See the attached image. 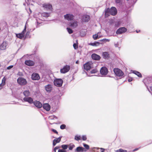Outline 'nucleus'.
I'll list each match as a JSON object with an SVG mask.
<instances>
[{
    "label": "nucleus",
    "mask_w": 152,
    "mask_h": 152,
    "mask_svg": "<svg viewBox=\"0 0 152 152\" xmlns=\"http://www.w3.org/2000/svg\"><path fill=\"white\" fill-rule=\"evenodd\" d=\"M127 30V29L125 27H120L117 30L116 32V34H121L125 32Z\"/></svg>",
    "instance_id": "nucleus-6"
},
{
    "label": "nucleus",
    "mask_w": 152,
    "mask_h": 152,
    "mask_svg": "<svg viewBox=\"0 0 152 152\" xmlns=\"http://www.w3.org/2000/svg\"><path fill=\"white\" fill-rule=\"evenodd\" d=\"M25 64L29 66H33L34 64V62L31 60H26L25 61Z\"/></svg>",
    "instance_id": "nucleus-19"
},
{
    "label": "nucleus",
    "mask_w": 152,
    "mask_h": 152,
    "mask_svg": "<svg viewBox=\"0 0 152 152\" xmlns=\"http://www.w3.org/2000/svg\"><path fill=\"white\" fill-rule=\"evenodd\" d=\"M133 73L139 77H142V75L141 73L138 71L134 70L133 71Z\"/></svg>",
    "instance_id": "nucleus-25"
},
{
    "label": "nucleus",
    "mask_w": 152,
    "mask_h": 152,
    "mask_svg": "<svg viewBox=\"0 0 152 152\" xmlns=\"http://www.w3.org/2000/svg\"><path fill=\"white\" fill-rule=\"evenodd\" d=\"M82 139L83 140L85 141L87 139V137L86 135H83L82 137Z\"/></svg>",
    "instance_id": "nucleus-41"
},
{
    "label": "nucleus",
    "mask_w": 152,
    "mask_h": 152,
    "mask_svg": "<svg viewBox=\"0 0 152 152\" xmlns=\"http://www.w3.org/2000/svg\"><path fill=\"white\" fill-rule=\"evenodd\" d=\"M100 149L101 150V152H104V150H105L104 149L102 148H101Z\"/></svg>",
    "instance_id": "nucleus-52"
},
{
    "label": "nucleus",
    "mask_w": 152,
    "mask_h": 152,
    "mask_svg": "<svg viewBox=\"0 0 152 152\" xmlns=\"http://www.w3.org/2000/svg\"><path fill=\"white\" fill-rule=\"evenodd\" d=\"M70 69L69 65H66L64 66L63 68L60 69V72L61 73H65L68 72Z\"/></svg>",
    "instance_id": "nucleus-5"
},
{
    "label": "nucleus",
    "mask_w": 152,
    "mask_h": 152,
    "mask_svg": "<svg viewBox=\"0 0 152 152\" xmlns=\"http://www.w3.org/2000/svg\"><path fill=\"white\" fill-rule=\"evenodd\" d=\"M100 43L98 42H95L93 43H90L89 45L92 46H97L99 45Z\"/></svg>",
    "instance_id": "nucleus-26"
},
{
    "label": "nucleus",
    "mask_w": 152,
    "mask_h": 152,
    "mask_svg": "<svg viewBox=\"0 0 152 152\" xmlns=\"http://www.w3.org/2000/svg\"><path fill=\"white\" fill-rule=\"evenodd\" d=\"M97 72L96 69H93L91 71V74L95 73Z\"/></svg>",
    "instance_id": "nucleus-39"
},
{
    "label": "nucleus",
    "mask_w": 152,
    "mask_h": 152,
    "mask_svg": "<svg viewBox=\"0 0 152 152\" xmlns=\"http://www.w3.org/2000/svg\"><path fill=\"white\" fill-rule=\"evenodd\" d=\"M73 46L75 49H76L78 48L77 45L75 43H74L73 44Z\"/></svg>",
    "instance_id": "nucleus-40"
},
{
    "label": "nucleus",
    "mask_w": 152,
    "mask_h": 152,
    "mask_svg": "<svg viewBox=\"0 0 152 152\" xmlns=\"http://www.w3.org/2000/svg\"><path fill=\"white\" fill-rule=\"evenodd\" d=\"M53 117H54V118H56V119H57V117L56 116H54Z\"/></svg>",
    "instance_id": "nucleus-59"
},
{
    "label": "nucleus",
    "mask_w": 152,
    "mask_h": 152,
    "mask_svg": "<svg viewBox=\"0 0 152 152\" xmlns=\"http://www.w3.org/2000/svg\"><path fill=\"white\" fill-rule=\"evenodd\" d=\"M115 2L116 3H120L121 2V0H115Z\"/></svg>",
    "instance_id": "nucleus-47"
},
{
    "label": "nucleus",
    "mask_w": 152,
    "mask_h": 152,
    "mask_svg": "<svg viewBox=\"0 0 152 152\" xmlns=\"http://www.w3.org/2000/svg\"><path fill=\"white\" fill-rule=\"evenodd\" d=\"M43 7L47 9V10H51L52 9V5L50 4H45L43 5Z\"/></svg>",
    "instance_id": "nucleus-21"
},
{
    "label": "nucleus",
    "mask_w": 152,
    "mask_h": 152,
    "mask_svg": "<svg viewBox=\"0 0 152 152\" xmlns=\"http://www.w3.org/2000/svg\"><path fill=\"white\" fill-rule=\"evenodd\" d=\"M66 150L64 149H59L58 152H66Z\"/></svg>",
    "instance_id": "nucleus-44"
},
{
    "label": "nucleus",
    "mask_w": 152,
    "mask_h": 152,
    "mask_svg": "<svg viewBox=\"0 0 152 152\" xmlns=\"http://www.w3.org/2000/svg\"><path fill=\"white\" fill-rule=\"evenodd\" d=\"M51 130L53 132H54V133L58 134V132L55 129H51Z\"/></svg>",
    "instance_id": "nucleus-42"
},
{
    "label": "nucleus",
    "mask_w": 152,
    "mask_h": 152,
    "mask_svg": "<svg viewBox=\"0 0 152 152\" xmlns=\"http://www.w3.org/2000/svg\"><path fill=\"white\" fill-rule=\"evenodd\" d=\"M37 24L36 25V28H38L39 27V26H38V25L39 24H40V23H38V22L37 21Z\"/></svg>",
    "instance_id": "nucleus-50"
},
{
    "label": "nucleus",
    "mask_w": 152,
    "mask_h": 152,
    "mask_svg": "<svg viewBox=\"0 0 152 152\" xmlns=\"http://www.w3.org/2000/svg\"><path fill=\"white\" fill-rule=\"evenodd\" d=\"M127 151L125 150H123L121 148L116 150V152H127Z\"/></svg>",
    "instance_id": "nucleus-35"
},
{
    "label": "nucleus",
    "mask_w": 152,
    "mask_h": 152,
    "mask_svg": "<svg viewBox=\"0 0 152 152\" xmlns=\"http://www.w3.org/2000/svg\"><path fill=\"white\" fill-rule=\"evenodd\" d=\"M105 11V15L106 17H108L110 15L115 16L117 13V10L115 7H112L110 9L107 8Z\"/></svg>",
    "instance_id": "nucleus-1"
},
{
    "label": "nucleus",
    "mask_w": 152,
    "mask_h": 152,
    "mask_svg": "<svg viewBox=\"0 0 152 152\" xmlns=\"http://www.w3.org/2000/svg\"><path fill=\"white\" fill-rule=\"evenodd\" d=\"M83 146L85 147V148L87 151V150H88L89 149V146L88 145L85 144V143H83Z\"/></svg>",
    "instance_id": "nucleus-32"
},
{
    "label": "nucleus",
    "mask_w": 152,
    "mask_h": 152,
    "mask_svg": "<svg viewBox=\"0 0 152 152\" xmlns=\"http://www.w3.org/2000/svg\"><path fill=\"white\" fill-rule=\"evenodd\" d=\"M66 29L69 34H72L73 32L72 30L69 27H67L66 28Z\"/></svg>",
    "instance_id": "nucleus-31"
},
{
    "label": "nucleus",
    "mask_w": 152,
    "mask_h": 152,
    "mask_svg": "<svg viewBox=\"0 0 152 152\" xmlns=\"http://www.w3.org/2000/svg\"><path fill=\"white\" fill-rule=\"evenodd\" d=\"M75 146V145L72 143H70L69 145V150H72Z\"/></svg>",
    "instance_id": "nucleus-29"
},
{
    "label": "nucleus",
    "mask_w": 152,
    "mask_h": 152,
    "mask_svg": "<svg viewBox=\"0 0 152 152\" xmlns=\"http://www.w3.org/2000/svg\"><path fill=\"white\" fill-rule=\"evenodd\" d=\"M24 56H23V57H24Z\"/></svg>",
    "instance_id": "nucleus-63"
},
{
    "label": "nucleus",
    "mask_w": 152,
    "mask_h": 152,
    "mask_svg": "<svg viewBox=\"0 0 152 152\" xmlns=\"http://www.w3.org/2000/svg\"><path fill=\"white\" fill-rule=\"evenodd\" d=\"M79 62V61H76L75 63H76V64H78Z\"/></svg>",
    "instance_id": "nucleus-57"
},
{
    "label": "nucleus",
    "mask_w": 152,
    "mask_h": 152,
    "mask_svg": "<svg viewBox=\"0 0 152 152\" xmlns=\"http://www.w3.org/2000/svg\"><path fill=\"white\" fill-rule=\"evenodd\" d=\"M90 19V17L87 15H84L82 18V20L84 22H87L89 21Z\"/></svg>",
    "instance_id": "nucleus-22"
},
{
    "label": "nucleus",
    "mask_w": 152,
    "mask_h": 152,
    "mask_svg": "<svg viewBox=\"0 0 152 152\" xmlns=\"http://www.w3.org/2000/svg\"><path fill=\"white\" fill-rule=\"evenodd\" d=\"M75 139L76 140L79 141L81 139V137L80 135H75Z\"/></svg>",
    "instance_id": "nucleus-33"
},
{
    "label": "nucleus",
    "mask_w": 152,
    "mask_h": 152,
    "mask_svg": "<svg viewBox=\"0 0 152 152\" xmlns=\"http://www.w3.org/2000/svg\"><path fill=\"white\" fill-rule=\"evenodd\" d=\"M152 143V142L151 143H150V144H151Z\"/></svg>",
    "instance_id": "nucleus-60"
},
{
    "label": "nucleus",
    "mask_w": 152,
    "mask_h": 152,
    "mask_svg": "<svg viewBox=\"0 0 152 152\" xmlns=\"http://www.w3.org/2000/svg\"><path fill=\"white\" fill-rule=\"evenodd\" d=\"M31 78L34 80H38L40 79V77L38 73H34L31 75Z\"/></svg>",
    "instance_id": "nucleus-10"
},
{
    "label": "nucleus",
    "mask_w": 152,
    "mask_h": 152,
    "mask_svg": "<svg viewBox=\"0 0 152 152\" xmlns=\"http://www.w3.org/2000/svg\"><path fill=\"white\" fill-rule=\"evenodd\" d=\"M60 148V147L59 146H56V147L54 149V151L55 152H56V150L57 149L59 148Z\"/></svg>",
    "instance_id": "nucleus-45"
},
{
    "label": "nucleus",
    "mask_w": 152,
    "mask_h": 152,
    "mask_svg": "<svg viewBox=\"0 0 152 152\" xmlns=\"http://www.w3.org/2000/svg\"><path fill=\"white\" fill-rule=\"evenodd\" d=\"M66 125L64 124H62L60 126V128L61 129H64L66 128Z\"/></svg>",
    "instance_id": "nucleus-36"
},
{
    "label": "nucleus",
    "mask_w": 152,
    "mask_h": 152,
    "mask_svg": "<svg viewBox=\"0 0 152 152\" xmlns=\"http://www.w3.org/2000/svg\"><path fill=\"white\" fill-rule=\"evenodd\" d=\"M93 38L94 40H96L99 38L98 34H95L93 36Z\"/></svg>",
    "instance_id": "nucleus-34"
},
{
    "label": "nucleus",
    "mask_w": 152,
    "mask_h": 152,
    "mask_svg": "<svg viewBox=\"0 0 152 152\" xmlns=\"http://www.w3.org/2000/svg\"><path fill=\"white\" fill-rule=\"evenodd\" d=\"M68 146V145L67 144H64L61 145V147L64 150L66 149Z\"/></svg>",
    "instance_id": "nucleus-30"
},
{
    "label": "nucleus",
    "mask_w": 152,
    "mask_h": 152,
    "mask_svg": "<svg viewBox=\"0 0 152 152\" xmlns=\"http://www.w3.org/2000/svg\"><path fill=\"white\" fill-rule=\"evenodd\" d=\"M77 25V21L71 22L69 24V26L73 29L76 28Z\"/></svg>",
    "instance_id": "nucleus-17"
},
{
    "label": "nucleus",
    "mask_w": 152,
    "mask_h": 152,
    "mask_svg": "<svg viewBox=\"0 0 152 152\" xmlns=\"http://www.w3.org/2000/svg\"><path fill=\"white\" fill-rule=\"evenodd\" d=\"M100 73L102 75H106L108 73L107 68L105 66L102 67L100 70Z\"/></svg>",
    "instance_id": "nucleus-7"
},
{
    "label": "nucleus",
    "mask_w": 152,
    "mask_h": 152,
    "mask_svg": "<svg viewBox=\"0 0 152 152\" xmlns=\"http://www.w3.org/2000/svg\"><path fill=\"white\" fill-rule=\"evenodd\" d=\"M118 44H115V47H118Z\"/></svg>",
    "instance_id": "nucleus-55"
},
{
    "label": "nucleus",
    "mask_w": 152,
    "mask_h": 152,
    "mask_svg": "<svg viewBox=\"0 0 152 152\" xmlns=\"http://www.w3.org/2000/svg\"><path fill=\"white\" fill-rule=\"evenodd\" d=\"M5 81L6 80L4 78V77L3 79L2 80V83H3V84H4V85H5Z\"/></svg>",
    "instance_id": "nucleus-43"
},
{
    "label": "nucleus",
    "mask_w": 152,
    "mask_h": 152,
    "mask_svg": "<svg viewBox=\"0 0 152 152\" xmlns=\"http://www.w3.org/2000/svg\"><path fill=\"white\" fill-rule=\"evenodd\" d=\"M25 29L26 28H24V29L21 32V33H23V34H24V35L25 34V33L26 32V29Z\"/></svg>",
    "instance_id": "nucleus-49"
},
{
    "label": "nucleus",
    "mask_w": 152,
    "mask_h": 152,
    "mask_svg": "<svg viewBox=\"0 0 152 152\" xmlns=\"http://www.w3.org/2000/svg\"><path fill=\"white\" fill-rule=\"evenodd\" d=\"M23 99L24 102H27L30 104L33 103L34 102L33 99L30 97H25Z\"/></svg>",
    "instance_id": "nucleus-11"
},
{
    "label": "nucleus",
    "mask_w": 152,
    "mask_h": 152,
    "mask_svg": "<svg viewBox=\"0 0 152 152\" xmlns=\"http://www.w3.org/2000/svg\"><path fill=\"white\" fill-rule=\"evenodd\" d=\"M41 16L42 17L47 18L49 16V13L48 12H43L41 14Z\"/></svg>",
    "instance_id": "nucleus-27"
},
{
    "label": "nucleus",
    "mask_w": 152,
    "mask_h": 152,
    "mask_svg": "<svg viewBox=\"0 0 152 152\" xmlns=\"http://www.w3.org/2000/svg\"><path fill=\"white\" fill-rule=\"evenodd\" d=\"M102 56L104 58L108 59L110 58V54L108 52H104L102 53Z\"/></svg>",
    "instance_id": "nucleus-20"
},
{
    "label": "nucleus",
    "mask_w": 152,
    "mask_h": 152,
    "mask_svg": "<svg viewBox=\"0 0 152 152\" xmlns=\"http://www.w3.org/2000/svg\"><path fill=\"white\" fill-rule=\"evenodd\" d=\"M99 41H102L104 42H109L110 41V39H101L99 40Z\"/></svg>",
    "instance_id": "nucleus-38"
},
{
    "label": "nucleus",
    "mask_w": 152,
    "mask_h": 152,
    "mask_svg": "<svg viewBox=\"0 0 152 152\" xmlns=\"http://www.w3.org/2000/svg\"><path fill=\"white\" fill-rule=\"evenodd\" d=\"M24 56H23V57H24Z\"/></svg>",
    "instance_id": "nucleus-64"
},
{
    "label": "nucleus",
    "mask_w": 152,
    "mask_h": 152,
    "mask_svg": "<svg viewBox=\"0 0 152 152\" xmlns=\"http://www.w3.org/2000/svg\"><path fill=\"white\" fill-rule=\"evenodd\" d=\"M1 64H0V67H1Z\"/></svg>",
    "instance_id": "nucleus-62"
},
{
    "label": "nucleus",
    "mask_w": 152,
    "mask_h": 152,
    "mask_svg": "<svg viewBox=\"0 0 152 152\" xmlns=\"http://www.w3.org/2000/svg\"><path fill=\"white\" fill-rule=\"evenodd\" d=\"M44 109L47 111H49L50 109V105L48 103H44L42 105V107Z\"/></svg>",
    "instance_id": "nucleus-18"
},
{
    "label": "nucleus",
    "mask_w": 152,
    "mask_h": 152,
    "mask_svg": "<svg viewBox=\"0 0 152 152\" xmlns=\"http://www.w3.org/2000/svg\"><path fill=\"white\" fill-rule=\"evenodd\" d=\"M17 81L18 83L21 85H25L27 83L26 79L22 77H19Z\"/></svg>",
    "instance_id": "nucleus-4"
},
{
    "label": "nucleus",
    "mask_w": 152,
    "mask_h": 152,
    "mask_svg": "<svg viewBox=\"0 0 152 152\" xmlns=\"http://www.w3.org/2000/svg\"><path fill=\"white\" fill-rule=\"evenodd\" d=\"M23 94L26 97H27L30 96V93L29 90H26L23 92Z\"/></svg>",
    "instance_id": "nucleus-24"
},
{
    "label": "nucleus",
    "mask_w": 152,
    "mask_h": 152,
    "mask_svg": "<svg viewBox=\"0 0 152 152\" xmlns=\"http://www.w3.org/2000/svg\"><path fill=\"white\" fill-rule=\"evenodd\" d=\"M91 63L89 62H88L83 65L84 69L86 71L89 70L91 68Z\"/></svg>",
    "instance_id": "nucleus-13"
},
{
    "label": "nucleus",
    "mask_w": 152,
    "mask_h": 152,
    "mask_svg": "<svg viewBox=\"0 0 152 152\" xmlns=\"http://www.w3.org/2000/svg\"><path fill=\"white\" fill-rule=\"evenodd\" d=\"M63 83V80L61 78H56L54 79L53 82L54 85L58 87H61Z\"/></svg>",
    "instance_id": "nucleus-2"
},
{
    "label": "nucleus",
    "mask_w": 152,
    "mask_h": 152,
    "mask_svg": "<svg viewBox=\"0 0 152 152\" xmlns=\"http://www.w3.org/2000/svg\"><path fill=\"white\" fill-rule=\"evenodd\" d=\"M75 151V152H83L87 151V150L81 146L77 147Z\"/></svg>",
    "instance_id": "nucleus-16"
},
{
    "label": "nucleus",
    "mask_w": 152,
    "mask_h": 152,
    "mask_svg": "<svg viewBox=\"0 0 152 152\" xmlns=\"http://www.w3.org/2000/svg\"><path fill=\"white\" fill-rule=\"evenodd\" d=\"M34 105L38 108H40L42 107V104L39 101L35 100L33 103Z\"/></svg>",
    "instance_id": "nucleus-14"
},
{
    "label": "nucleus",
    "mask_w": 152,
    "mask_h": 152,
    "mask_svg": "<svg viewBox=\"0 0 152 152\" xmlns=\"http://www.w3.org/2000/svg\"><path fill=\"white\" fill-rule=\"evenodd\" d=\"M140 31V30L138 31L137 30H136V31L137 33H138Z\"/></svg>",
    "instance_id": "nucleus-58"
},
{
    "label": "nucleus",
    "mask_w": 152,
    "mask_h": 152,
    "mask_svg": "<svg viewBox=\"0 0 152 152\" xmlns=\"http://www.w3.org/2000/svg\"><path fill=\"white\" fill-rule=\"evenodd\" d=\"M62 136H60L58 138H56V139H54L53 141L54 142H55L56 143H59L61 140V138Z\"/></svg>",
    "instance_id": "nucleus-28"
},
{
    "label": "nucleus",
    "mask_w": 152,
    "mask_h": 152,
    "mask_svg": "<svg viewBox=\"0 0 152 152\" xmlns=\"http://www.w3.org/2000/svg\"><path fill=\"white\" fill-rule=\"evenodd\" d=\"M92 59L96 61L99 60L101 58L100 56L96 53H93L91 56Z\"/></svg>",
    "instance_id": "nucleus-15"
},
{
    "label": "nucleus",
    "mask_w": 152,
    "mask_h": 152,
    "mask_svg": "<svg viewBox=\"0 0 152 152\" xmlns=\"http://www.w3.org/2000/svg\"><path fill=\"white\" fill-rule=\"evenodd\" d=\"M113 71L115 75L118 77H122L124 75L122 71L118 68L114 69Z\"/></svg>",
    "instance_id": "nucleus-3"
},
{
    "label": "nucleus",
    "mask_w": 152,
    "mask_h": 152,
    "mask_svg": "<svg viewBox=\"0 0 152 152\" xmlns=\"http://www.w3.org/2000/svg\"><path fill=\"white\" fill-rule=\"evenodd\" d=\"M24 28H26L25 29H26V25L24 26Z\"/></svg>",
    "instance_id": "nucleus-56"
},
{
    "label": "nucleus",
    "mask_w": 152,
    "mask_h": 152,
    "mask_svg": "<svg viewBox=\"0 0 152 152\" xmlns=\"http://www.w3.org/2000/svg\"><path fill=\"white\" fill-rule=\"evenodd\" d=\"M57 143H56V142H54L53 141V146H54Z\"/></svg>",
    "instance_id": "nucleus-53"
},
{
    "label": "nucleus",
    "mask_w": 152,
    "mask_h": 152,
    "mask_svg": "<svg viewBox=\"0 0 152 152\" xmlns=\"http://www.w3.org/2000/svg\"><path fill=\"white\" fill-rule=\"evenodd\" d=\"M45 89L48 93L51 92L53 89L52 86L50 84L46 85L45 86Z\"/></svg>",
    "instance_id": "nucleus-12"
},
{
    "label": "nucleus",
    "mask_w": 152,
    "mask_h": 152,
    "mask_svg": "<svg viewBox=\"0 0 152 152\" xmlns=\"http://www.w3.org/2000/svg\"><path fill=\"white\" fill-rule=\"evenodd\" d=\"M140 148H136L134 149L133 151H132V152H134V151H137Z\"/></svg>",
    "instance_id": "nucleus-51"
},
{
    "label": "nucleus",
    "mask_w": 152,
    "mask_h": 152,
    "mask_svg": "<svg viewBox=\"0 0 152 152\" xmlns=\"http://www.w3.org/2000/svg\"><path fill=\"white\" fill-rule=\"evenodd\" d=\"M13 67V65H12L10 66L7 67V69L8 70H10V69L12 68Z\"/></svg>",
    "instance_id": "nucleus-46"
},
{
    "label": "nucleus",
    "mask_w": 152,
    "mask_h": 152,
    "mask_svg": "<svg viewBox=\"0 0 152 152\" xmlns=\"http://www.w3.org/2000/svg\"><path fill=\"white\" fill-rule=\"evenodd\" d=\"M29 34H30V32L29 31H27L26 32V35L25 36V38H28V37L30 38V36L29 35Z\"/></svg>",
    "instance_id": "nucleus-37"
},
{
    "label": "nucleus",
    "mask_w": 152,
    "mask_h": 152,
    "mask_svg": "<svg viewBox=\"0 0 152 152\" xmlns=\"http://www.w3.org/2000/svg\"><path fill=\"white\" fill-rule=\"evenodd\" d=\"M4 85H4V84H3V83H1V84H0V86H1V87H3V86H4Z\"/></svg>",
    "instance_id": "nucleus-54"
},
{
    "label": "nucleus",
    "mask_w": 152,
    "mask_h": 152,
    "mask_svg": "<svg viewBox=\"0 0 152 152\" xmlns=\"http://www.w3.org/2000/svg\"><path fill=\"white\" fill-rule=\"evenodd\" d=\"M24 36L25 35L22 33L21 32V33L17 34H16V37L20 39H22L24 37Z\"/></svg>",
    "instance_id": "nucleus-23"
},
{
    "label": "nucleus",
    "mask_w": 152,
    "mask_h": 152,
    "mask_svg": "<svg viewBox=\"0 0 152 152\" xmlns=\"http://www.w3.org/2000/svg\"><path fill=\"white\" fill-rule=\"evenodd\" d=\"M41 20H42V19H41Z\"/></svg>",
    "instance_id": "nucleus-61"
},
{
    "label": "nucleus",
    "mask_w": 152,
    "mask_h": 152,
    "mask_svg": "<svg viewBox=\"0 0 152 152\" xmlns=\"http://www.w3.org/2000/svg\"><path fill=\"white\" fill-rule=\"evenodd\" d=\"M8 43L6 41H4L1 44H0V49L1 50H4L7 48Z\"/></svg>",
    "instance_id": "nucleus-9"
},
{
    "label": "nucleus",
    "mask_w": 152,
    "mask_h": 152,
    "mask_svg": "<svg viewBox=\"0 0 152 152\" xmlns=\"http://www.w3.org/2000/svg\"><path fill=\"white\" fill-rule=\"evenodd\" d=\"M64 18L68 21L72 20L74 18V16L72 14H67L64 16Z\"/></svg>",
    "instance_id": "nucleus-8"
},
{
    "label": "nucleus",
    "mask_w": 152,
    "mask_h": 152,
    "mask_svg": "<svg viewBox=\"0 0 152 152\" xmlns=\"http://www.w3.org/2000/svg\"><path fill=\"white\" fill-rule=\"evenodd\" d=\"M132 80H133L132 78L129 77L128 79V81L129 82H131L132 81Z\"/></svg>",
    "instance_id": "nucleus-48"
}]
</instances>
